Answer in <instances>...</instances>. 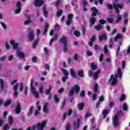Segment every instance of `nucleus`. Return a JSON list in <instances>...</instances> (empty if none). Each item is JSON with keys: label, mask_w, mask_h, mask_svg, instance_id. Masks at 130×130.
<instances>
[{"label": "nucleus", "mask_w": 130, "mask_h": 130, "mask_svg": "<svg viewBox=\"0 0 130 130\" xmlns=\"http://www.w3.org/2000/svg\"><path fill=\"white\" fill-rule=\"evenodd\" d=\"M113 5L114 9H115L116 11V14H117L116 19L115 22H114V19L112 17L108 18L107 20L108 22H109V23H110L111 24H112V23L118 24V23H119V22H120V21H121V20L122 19V18L121 17V15H119V10L118 9V8L122 9V8L123 7V4H116L113 3Z\"/></svg>", "instance_id": "obj_1"}, {"label": "nucleus", "mask_w": 130, "mask_h": 130, "mask_svg": "<svg viewBox=\"0 0 130 130\" xmlns=\"http://www.w3.org/2000/svg\"><path fill=\"white\" fill-rule=\"evenodd\" d=\"M30 91L32 93L34 96L36 98H38L39 97V93L37 90H36V88L35 87L33 86V79H31L30 80Z\"/></svg>", "instance_id": "obj_2"}, {"label": "nucleus", "mask_w": 130, "mask_h": 130, "mask_svg": "<svg viewBox=\"0 0 130 130\" xmlns=\"http://www.w3.org/2000/svg\"><path fill=\"white\" fill-rule=\"evenodd\" d=\"M109 83L111 85H116L117 84V75L111 76L110 79L109 80Z\"/></svg>", "instance_id": "obj_3"}, {"label": "nucleus", "mask_w": 130, "mask_h": 130, "mask_svg": "<svg viewBox=\"0 0 130 130\" xmlns=\"http://www.w3.org/2000/svg\"><path fill=\"white\" fill-rule=\"evenodd\" d=\"M22 7L21 2H17L16 3V9L14 11V13H15V14H20V13H21V11L22 10V7Z\"/></svg>", "instance_id": "obj_4"}, {"label": "nucleus", "mask_w": 130, "mask_h": 130, "mask_svg": "<svg viewBox=\"0 0 130 130\" xmlns=\"http://www.w3.org/2000/svg\"><path fill=\"white\" fill-rule=\"evenodd\" d=\"M75 91H76V92L78 94V93H79V92H80V86H78V85H75L73 89L70 91L69 92V95L70 96H73V95L74 94V92H75Z\"/></svg>", "instance_id": "obj_5"}, {"label": "nucleus", "mask_w": 130, "mask_h": 130, "mask_svg": "<svg viewBox=\"0 0 130 130\" xmlns=\"http://www.w3.org/2000/svg\"><path fill=\"white\" fill-rule=\"evenodd\" d=\"M47 123V120L43 121L42 122V123H38L37 124V129H38V130H43V129L44 128V126H45V125H46Z\"/></svg>", "instance_id": "obj_6"}, {"label": "nucleus", "mask_w": 130, "mask_h": 130, "mask_svg": "<svg viewBox=\"0 0 130 130\" xmlns=\"http://www.w3.org/2000/svg\"><path fill=\"white\" fill-rule=\"evenodd\" d=\"M73 18H74V15L72 14L69 13L67 16V20L66 21V24L67 26H70L71 25V23H72V20H73Z\"/></svg>", "instance_id": "obj_7"}, {"label": "nucleus", "mask_w": 130, "mask_h": 130, "mask_svg": "<svg viewBox=\"0 0 130 130\" xmlns=\"http://www.w3.org/2000/svg\"><path fill=\"white\" fill-rule=\"evenodd\" d=\"M18 86H19L18 84H17L16 85H15L13 87V98H17L18 97Z\"/></svg>", "instance_id": "obj_8"}, {"label": "nucleus", "mask_w": 130, "mask_h": 130, "mask_svg": "<svg viewBox=\"0 0 130 130\" xmlns=\"http://www.w3.org/2000/svg\"><path fill=\"white\" fill-rule=\"evenodd\" d=\"M119 124V122L118 121V116L117 115V114H116L114 117L113 125L115 127H116Z\"/></svg>", "instance_id": "obj_9"}, {"label": "nucleus", "mask_w": 130, "mask_h": 130, "mask_svg": "<svg viewBox=\"0 0 130 130\" xmlns=\"http://www.w3.org/2000/svg\"><path fill=\"white\" fill-rule=\"evenodd\" d=\"M34 4L35 7H40V6H42L44 4V1L42 0H35Z\"/></svg>", "instance_id": "obj_10"}, {"label": "nucleus", "mask_w": 130, "mask_h": 130, "mask_svg": "<svg viewBox=\"0 0 130 130\" xmlns=\"http://www.w3.org/2000/svg\"><path fill=\"white\" fill-rule=\"evenodd\" d=\"M16 55L20 58H24V57H25V54H24L23 52L19 51V50H17Z\"/></svg>", "instance_id": "obj_11"}, {"label": "nucleus", "mask_w": 130, "mask_h": 130, "mask_svg": "<svg viewBox=\"0 0 130 130\" xmlns=\"http://www.w3.org/2000/svg\"><path fill=\"white\" fill-rule=\"evenodd\" d=\"M90 12H93L91 14L93 17H96L97 14H98V10L96 9V7H92L90 10Z\"/></svg>", "instance_id": "obj_12"}, {"label": "nucleus", "mask_w": 130, "mask_h": 130, "mask_svg": "<svg viewBox=\"0 0 130 130\" xmlns=\"http://www.w3.org/2000/svg\"><path fill=\"white\" fill-rule=\"evenodd\" d=\"M10 44L13 46L12 47L13 49H15V50L18 49V44L15 43L14 40H12L10 41Z\"/></svg>", "instance_id": "obj_13"}, {"label": "nucleus", "mask_w": 130, "mask_h": 130, "mask_svg": "<svg viewBox=\"0 0 130 130\" xmlns=\"http://www.w3.org/2000/svg\"><path fill=\"white\" fill-rule=\"evenodd\" d=\"M35 36V35H34V31H30L28 34V38L29 40H30V41H33V40H34Z\"/></svg>", "instance_id": "obj_14"}, {"label": "nucleus", "mask_w": 130, "mask_h": 130, "mask_svg": "<svg viewBox=\"0 0 130 130\" xmlns=\"http://www.w3.org/2000/svg\"><path fill=\"white\" fill-rule=\"evenodd\" d=\"M15 111L17 114H19L21 112V107L20 106V103H17L15 109Z\"/></svg>", "instance_id": "obj_15"}, {"label": "nucleus", "mask_w": 130, "mask_h": 130, "mask_svg": "<svg viewBox=\"0 0 130 130\" xmlns=\"http://www.w3.org/2000/svg\"><path fill=\"white\" fill-rule=\"evenodd\" d=\"M25 18L27 19V20L24 22V25H29V24H31L32 23V21L30 20V15H25Z\"/></svg>", "instance_id": "obj_16"}, {"label": "nucleus", "mask_w": 130, "mask_h": 130, "mask_svg": "<svg viewBox=\"0 0 130 130\" xmlns=\"http://www.w3.org/2000/svg\"><path fill=\"white\" fill-rule=\"evenodd\" d=\"M59 42L61 43H63V44L66 45L67 44V38L64 37V36H62L61 38H60L59 40Z\"/></svg>", "instance_id": "obj_17"}, {"label": "nucleus", "mask_w": 130, "mask_h": 130, "mask_svg": "<svg viewBox=\"0 0 130 130\" xmlns=\"http://www.w3.org/2000/svg\"><path fill=\"white\" fill-rule=\"evenodd\" d=\"M47 106H48V103H46L44 105V107H43V111L45 113H48V108L47 107Z\"/></svg>", "instance_id": "obj_18"}, {"label": "nucleus", "mask_w": 130, "mask_h": 130, "mask_svg": "<svg viewBox=\"0 0 130 130\" xmlns=\"http://www.w3.org/2000/svg\"><path fill=\"white\" fill-rule=\"evenodd\" d=\"M79 124H80V119L78 118L76 122H75L74 129H78L79 128Z\"/></svg>", "instance_id": "obj_19"}, {"label": "nucleus", "mask_w": 130, "mask_h": 130, "mask_svg": "<svg viewBox=\"0 0 130 130\" xmlns=\"http://www.w3.org/2000/svg\"><path fill=\"white\" fill-rule=\"evenodd\" d=\"M43 10L44 17H45V18H47V16H48V12L46 11V5L44 6Z\"/></svg>", "instance_id": "obj_20"}, {"label": "nucleus", "mask_w": 130, "mask_h": 130, "mask_svg": "<svg viewBox=\"0 0 130 130\" xmlns=\"http://www.w3.org/2000/svg\"><path fill=\"white\" fill-rule=\"evenodd\" d=\"M109 111H110V110L108 109H105L103 112V118H105L106 117V115L109 113Z\"/></svg>", "instance_id": "obj_21"}, {"label": "nucleus", "mask_w": 130, "mask_h": 130, "mask_svg": "<svg viewBox=\"0 0 130 130\" xmlns=\"http://www.w3.org/2000/svg\"><path fill=\"white\" fill-rule=\"evenodd\" d=\"M84 106H85V103H80L78 104V108L79 110H83V109H84Z\"/></svg>", "instance_id": "obj_22"}, {"label": "nucleus", "mask_w": 130, "mask_h": 130, "mask_svg": "<svg viewBox=\"0 0 130 130\" xmlns=\"http://www.w3.org/2000/svg\"><path fill=\"white\" fill-rule=\"evenodd\" d=\"M101 70H99L98 71H96L93 74V79L94 80H97L98 79V75L100 74V72Z\"/></svg>", "instance_id": "obj_23"}, {"label": "nucleus", "mask_w": 130, "mask_h": 130, "mask_svg": "<svg viewBox=\"0 0 130 130\" xmlns=\"http://www.w3.org/2000/svg\"><path fill=\"white\" fill-rule=\"evenodd\" d=\"M106 39H107V38H106V34H105L99 36L100 41H102V40H105Z\"/></svg>", "instance_id": "obj_24"}, {"label": "nucleus", "mask_w": 130, "mask_h": 130, "mask_svg": "<svg viewBox=\"0 0 130 130\" xmlns=\"http://www.w3.org/2000/svg\"><path fill=\"white\" fill-rule=\"evenodd\" d=\"M117 74L119 78L121 79V77L122 76V72H121V69H120V68L118 69Z\"/></svg>", "instance_id": "obj_25"}, {"label": "nucleus", "mask_w": 130, "mask_h": 130, "mask_svg": "<svg viewBox=\"0 0 130 130\" xmlns=\"http://www.w3.org/2000/svg\"><path fill=\"white\" fill-rule=\"evenodd\" d=\"M96 39V37L95 36H93L91 38V41H89L88 43V45L89 46H92L93 45V42H94V40Z\"/></svg>", "instance_id": "obj_26"}, {"label": "nucleus", "mask_w": 130, "mask_h": 130, "mask_svg": "<svg viewBox=\"0 0 130 130\" xmlns=\"http://www.w3.org/2000/svg\"><path fill=\"white\" fill-rule=\"evenodd\" d=\"M98 84L97 83H94L93 85V91L94 93H97L98 92Z\"/></svg>", "instance_id": "obj_27"}, {"label": "nucleus", "mask_w": 130, "mask_h": 130, "mask_svg": "<svg viewBox=\"0 0 130 130\" xmlns=\"http://www.w3.org/2000/svg\"><path fill=\"white\" fill-rule=\"evenodd\" d=\"M56 39H57V34L55 35L54 36V38L53 39H51V40L50 41L49 46H50L52 42H53V41H55Z\"/></svg>", "instance_id": "obj_28"}, {"label": "nucleus", "mask_w": 130, "mask_h": 130, "mask_svg": "<svg viewBox=\"0 0 130 130\" xmlns=\"http://www.w3.org/2000/svg\"><path fill=\"white\" fill-rule=\"evenodd\" d=\"M70 73L73 78H76V77H77V75L76 74V73H75V71H74V69H70Z\"/></svg>", "instance_id": "obj_29"}, {"label": "nucleus", "mask_w": 130, "mask_h": 130, "mask_svg": "<svg viewBox=\"0 0 130 130\" xmlns=\"http://www.w3.org/2000/svg\"><path fill=\"white\" fill-rule=\"evenodd\" d=\"M95 22H96V19L95 17H91L90 19V23L91 25H94L95 24Z\"/></svg>", "instance_id": "obj_30"}, {"label": "nucleus", "mask_w": 130, "mask_h": 130, "mask_svg": "<svg viewBox=\"0 0 130 130\" xmlns=\"http://www.w3.org/2000/svg\"><path fill=\"white\" fill-rule=\"evenodd\" d=\"M49 26V24H48V23H46L44 32L43 33V35H45V34H46V33H47V29H48Z\"/></svg>", "instance_id": "obj_31"}, {"label": "nucleus", "mask_w": 130, "mask_h": 130, "mask_svg": "<svg viewBox=\"0 0 130 130\" xmlns=\"http://www.w3.org/2000/svg\"><path fill=\"white\" fill-rule=\"evenodd\" d=\"M61 71L65 76H69V72L67 71V70L63 69V68H61Z\"/></svg>", "instance_id": "obj_32"}, {"label": "nucleus", "mask_w": 130, "mask_h": 130, "mask_svg": "<svg viewBox=\"0 0 130 130\" xmlns=\"http://www.w3.org/2000/svg\"><path fill=\"white\" fill-rule=\"evenodd\" d=\"M8 121L9 124H12L13 122V117L11 116H9L8 117Z\"/></svg>", "instance_id": "obj_33"}, {"label": "nucleus", "mask_w": 130, "mask_h": 130, "mask_svg": "<svg viewBox=\"0 0 130 130\" xmlns=\"http://www.w3.org/2000/svg\"><path fill=\"white\" fill-rule=\"evenodd\" d=\"M39 41V39H37L35 41V42L32 44V48H35L36 46H37V44H38V42Z\"/></svg>", "instance_id": "obj_34"}, {"label": "nucleus", "mask_w": 130, "mask_h": 130, "mask_svg": "<svg viewBox=\"0 0 130 130\" xmlns=\"http://www.w3.org/2000/svg\"><path fill=\"white\" fill-rule=\"evenodd\" d=\"M39 92L40 94H43V85L41 84L39 89Z\"/></svg>", "instance_id": "obj_35"}, {"label": "nucleus", "mask_w": 130, "mask_h": 130, "mask_svg": "<svg viewBox=\"0 0 130 130\" xmlns=\"http://www.w3.org/2000/svg\"><path fill=\"white\" fill-rule=\"evenodd\" d=\"M11 103H12V100H9L5 103L4 106L7 107L8 105H10Z\"/></svg>", "instance_id": "obj_36"}, {"label": "nucleus", "mask_w": 130, "mask_h": 130, "mask_svg": "<svg viewBox=\"0 0 130 130\" xmlns=\"http://www.w3.org/2000/svg\"><path fill=\"white\" fill-rule=\"evenodd\" d=\"M54 101L55 103H58L59 102V99L57 97V95L54 96Z\"/></svg>", "instance_id": "obj_37"}, {"label": "nucleus", "mask_w": 130, "mask_h": 130, "mask_svg": "<svg viewBox=\"0 0 130 130\" xmlns=\"http://www.w3.org/2000/svg\"><path fill=\"white\" fill-rule=\"evenodd\" d=\"M90 66H91V68L92 70H93V71H95V70H96V69H97V66H96L93 62H91L90 63Z\"/></svg>", "instance_id": "obj_38"}, {"label": "nucleus", "mask_w": 130, "mask_h": 130, "mask_svg": "<svg viewBox=\"0 0 130 130\" xmlns=\"http://www.w3.org/2000/svg\"><path fill=\"white\" fill-rule=\"evenodd\" d=\"M94 28L95 29V30H101V29H102V26H101V25L100 24H98L97 25H95L94 26Z\"/></svg>", "instance_id": "obj_39"}, {"label": "nucleus", "mask_w": 130, "mask_h": 130, "mask_svg": "<svg viewBox=\"0 0 130 130\" xmlns=\"http://www.w3.org/2000/svg\"><path fill=\"white\" fill-rule=\"evenodd\" d=\"M51 89H52V87H51V86H49V89L46 91V95H49V93H50V91H51Z\"/></svg>", "instance_id": "obj_40"}, {"label": "nucleus", "mask_w": 130, "mask_h": 130, "mask_svg": "<svg viewBox=\"0 0 130 130\" xmlns=\"http://www.w3.org/2000/svg\"><path fill=\"white\" fill-rule=\"evenodd\" d=\"M122 37V35H121L120 34H118L116 37L114 38L115 41L117 40V39H120Z\"/></svg>", "instance_id": "obj_41"}, {"label": "nucleus", "mask_w": 130, "mask_h": 130, "mask_svg": "<svg viewBox=\"0 0 130 130\" xmlns=\"http://www.w3.org/2000/svg\"><path fill=\"white\" fill-rule=\"evenodd\" d=\"M78 75L79 76V77L83 78V77H84V72L82 70H80L78 72Z\"/></svg>", "instance_id": "obj_42"}, {"label": "nucleus", "mask_w": 130, "mask_h": 130, "mask_svg": "<svg viewBox=\"0 0 130 130\" xmlns=\"http://www.w3.org/2000/svg\"><path fill=\"white\" fill-rule=\"evenodd\" d=\"M33 109H34V108L32 106H31L29 108V112L27 113V115L30 116L32 114V112H33Z\"/></svg>", "instance_id": "obj_43"}, {"label": "nucleus", "mask_w": 130, "mask_h": 130, "mask_svg": "<svg viewBox=\"0 0 130 130\" xmlns=\"http://www.w3.org/2000/svg\"><path fill=\"white\" fill-rule=\"evenodd\" d=\"M104 51L106 54L108 53V49H107V45H105L104 47Z\"/></svg>", "instance_id": "obj_44"}, {"label": "nucleus", "mask_w": 130, "mask_h": 130, "mask_svg": "<svg viewBox=\"0 0 130 130\" xmlns=\"http://www.w3.org/2000/svg\"><path fill=\"white\" fill-rule=\"evenodd\" d=\"M92 115V114H91L90 112H87L86 113L85 115L84 116L85 119H87L88 117H90Z\"/></svg>", "instance_id": "obj_45"}, {"label": "nucleus", "mask_w": 130, "mask_h": 130, "mask_svg": "<svg viewBox=\"0 0 130 130\" xmlns=\"http://www.w3.org/2000/svg\"><path fill=\"white\" fill-rule=\"evenodd\" d=\"M125 99V94H122L120 98L119 101H123Z\"/></svg>", "instance_id": "obj_46"}, {"label": "nucleus", "mask_w": 130, "mask_h": 130, "mask_svg": "<svg viewBox=\"0 0 130 130\" xmlns=\"http://www.w3.org/2000/svg\"><path fill=\"white\" fill-rule=\"evenodd\" d=\"M61 14H62V10H59L57 12L56 16L59 17V16H61Z\"/></svg>", "instance_id": "obj_47"}, {"label": "nucleus", "mask_w": 130, "mask_h": 130, "mask_svg": "<svg viewBox=\"0 0 130 130\" xmlns=\"http://www.w3.org/2000/svg\"><path fill=\"white\" fill-rule=\"evenodd\" d=\"M23 88H24V85L23 84V83H20V88H19L20 92H22V91H23Z\"/></svg>", "instance_id": "obj_48"}, {"label": "nucleus", "mask_w": 130, "mask_h": 130, "mask_svg": "<svg viewBox=\"0 0 130 130\" xmlns=\"http://www.w3.org/2000/svg\"><path fill=\"white\" fill-rule=\"evenodd\" d=\"M8 129H10V126H9L8 124L4 125L3 130H8Z\"/></svg>", "instance_id": "obj_49"}, {"label": "nucleus", "mask_w": 130, "mask_h": 130, "mask_svg": "<svg viewBox=\"0 0 130 130\" xmlns=\"http://www.w3.org/2000/svg\"><path fill=\"white\" fill-rule=\"evenodd\" d=\"M36 105H38L37 106L38 110H39V111H40L41 110V106H39V102H37L36 103Z\"/></svg>", "instance_id": "obj_50"}, {"label": "nucleus", "mask_w": 130, "mask_h": 130, "mask_svg": "<svg viewBox=\"0 0 130 130\" xmlns=\"http://www.w3.org/2000/svg\"><path fill=\"white\" fill-rule=\"evenodd\" d=\"M45 69L46 70H47L48 71H49V70H50V67L49 66V64H45Z\"/></svg>", "instance_id": "obj_51"}, {"label": "nucleus", "mask_w": 130, "mask_h": 130, "mask_svg": "<svg viewBox=\"0 0 130 130\" xmlns=\"http://www.w3.org/2000/svg\"><path fill=\"white\" fill-rule=\"evenodd\" d=\"M109 106L110 108H112V107L114 106V103L113 102H110V103L109 104Z\"/></svg>", "instance_id": "obj_52"}, {"label": "nucleus", "mask_w": 130, "mask_h": 130, "mask_svg": "<svg viewBox=\"0 0 130 130\" xmlns=\"http://www.w3.org/2000/svg\"><path fill=\"white\" fill-rule=\"evenodd\" d=\"M74 35H75V36L76 37H79V36H80V32H79L78 31H75L74 32Z\"/></svg>", "instance_id": "obj_53"}, {"label": "nucleus", "mask_w": 130, "mask_h": 130, "mask_svg": "<svg viewBox=\"0 0 130 130\" xmlns=\"http://www.w3.org/2000/svg\"><path fill=\"white\" fill-rule=\"evenodd\" d=\"M100 23L101 24V25H103L104 24H105L106 23V21L104 19H101L100 20Z\"/></svg>", "instance_id": "obj_54"}, {"label": "nucleus", "mask_w": 130, "mask_h": 130, "mask_svg": "<svg viewBox=\"0 0 130 130\" xmlns=\"http://www.w3.org/2000/svg\"><path fill=\"white\" fill-rule=\"evenodd\" d=\"M112 45H113V42H112V39H110L109 42V46L110 48L112 47Z\"/></svg>", "instance_id": "obj_55"}, {"label": "nucleus", "mask_w": 130, "mask_h": 130, "mask_svg": "<svg viewBox=\"0 0 130 130\" xmlns=\"http://www.w3.org/2000/svg\"><path fill=\"white\" fill-rule=\"evenodd\" d=\"M69 78V76H64V77H63L62 78V82H66V81H67V80H68Z\"/></svg>", "instance_id": "obj_56"}, {"label": "nucleus", "mask_w": 130, "mask_h": 130, "mask_svg": "<svg viewBox=\"0 0 130 130\" xmlns=\"http://www.w3.org/2000/svg\"><path fill=\"white\" fill-rule=\"evenodd\" d=\"M74 58L76 61L78 60V58H79V55H78V54H75Z\"/></svg>", "instance_id": "obj_57"}, {"label": "nucleus", "mask_w": 130, "mask_h": 130, "mask_svg": "<svg viewBox=\"0 0 130 130\" xmlns=\"http://www.w3.org/2000/svg\"><path fill=\"white\" fill-rule=\"evenodd\" d=\"M107 7L109 10H112V5L111 4H107Z\"/></svg>", "instance_id": "obj_58"}, {"label": "nucleus", "mask_w": 130, "mask_h": 130, "mask_svg": "<svg viewBox=\"0 0 130 130\" xmlns=\"http://www.w3.org/2000/svg\"><path fill=\"white\" fill-rule=\"evenodd\" d=\"M6 48L7 50H9L10 49V45H9V44H8V42H6L5 44Z\"/></svg>", "instance_id": "obj_59"}, {"label": "nucleus", "mask_w": 130, "mask_h": 130, "mask_svg": "<svg viewBox=\"0 0 130 130\" xmlns=\"http://www.w3.org/2000/svg\"><path fill=\"white\" fill-rule=\"evenodd\" d=\"M123 110H127V105L124 104L123 106Z\"/></svg>", "instance_id": "obj_60"}, {"label": "nucleus", "mask_w": 130, "mask_h": 130, "mask_svg": "<svg viewBox=\"0 0 130 130\" xmlns=\"http://www.w3.org/2000/svg\"><path fill=\"white\" fill-rule=\"evenodd\" d=\"M55 29L56 30H57V31H58V30H59V25H58V24L56 23L55 25Z\"/></svg>", "instance_id": "obj_61"}, {"label": "nucleus", "mask_w": 130, "mask_h": 130, "mask_svg": "<svg viewBox=\"0 0 130 130\" xmlns=\"http://www.w3.org/2000/svg\"><path fill=\"white\" fill-rule=\"evenodd\" d=\"M103 60V54H101L99 57V61H102Z\"/></svg>", "instance_id": "obj_62"}, {"label": "nucleus", "mask_w": 130, "mask_h": 130, "mask_svg": "<svg viewBox=\"0 0 130 130\" xmlns=\"http://www.w3.org/2000/svg\"><path fill=\"white\" fill-rule=\"evenodd\" d=\"M36 34H37V37H38V36H39V34H40V29H36Z\"/></svg>", "instance_id": "obj_63"}, {"label": "nucleus", "mask_w": 130, "mask_h": 130, "mask_svg": "<svg viewBox=\"0 0 130 130\" xmlns=\"http://www.w3.org/2000/svg\"><path fill=\"white\" fill-rule=\"evenodd\" d=\"M66 130H70L71 129V126L70 125V124H68L67 125H66Z\"/></svg>", "instance_id": "obj_64"}]
</instances>
